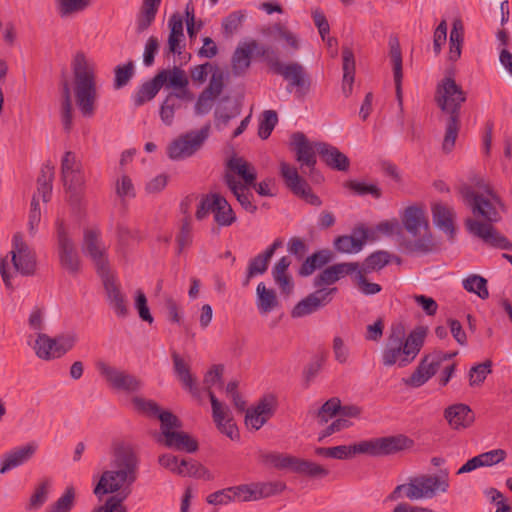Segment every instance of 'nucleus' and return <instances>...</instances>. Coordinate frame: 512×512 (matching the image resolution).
Returning a JSON list of instances; mask_svg holds the SVG:
<instances>
[{
    "mask_svg": "<svg viewBox=\"0 0 512 512\" xmlns=\"http://www.w3.org/2000/svg\"><path fill=\"white\" fill-rule=\"evenodd\" d=\"M162 0H143L136 18V32L146 31L155 21Z\"/></svg>",
    "mask_w": 512,
    "mask_h": 512,
    "instance_id": "obj_39",
    "label": "nucleus"
},
{
    "mask_svg": "<svg viewBox=\"0 0 512 512\" xmlns=\"http://www.w3.org/2000/svg\"><path fill=\"white\" fill-rule=\"evenodd\" d=\"M156 77L161 87L166 84L168 87L178 90V92H172L171 94L179 96V98H187V100L193 98L188 89L189 79L181 68L175 66L172 69L162 70Z\"/></svg>",
    "mask_w": 512,
    "mask_h": 512,
    "instance_id": "obj_23",
    "label": "nucleus"
},
{
    "mask_svg": "<svg viewBox=\"0 0 512 512\" xmlns=\"http://www.w3.org/2000/svg\"><path fill=\"white\" fill-rule=\"evenodd\" d=\"M161 89L160 83L155 76L152 80L145 82L136 94L133 96V101L136 106H141L144 103L152 100L159 90Z\"/></svg>",
    "mask_w": 512,
    "mask_h": 512,
    "instance_id": "obj_49",
    "label": "nucleus"
},
{
    "mask_svg": "<svg viewBox=\"0 0 512 512\" xmlns=\"http://www.w3.org/2000/svg\"><path fill=\"white\" fill-rule=\"evenodd\" d=\"M470 183L471 184L469 186L472 187L473 190L491 197V199L498 204L501 209H505V205L500 196L494 191L492 186L484 180L483 177L480 175H473L470 177Z\"/></svg>",
    "mask_w": 512,
    "mask_h": 512,
    "instance_id": "obj_54",
    "label": "nucleus"
},
{
    "mask_svg": "<svg viewBox=\"0 0 512 512\" xmlns=\"http://www.w3.org/2000/svg\"><path fill=\"white\" fill-rule=\"evenodd\" d=\"M56 233L61 266L69 273H77L80 269V258L62 220H57L56 222Z\"/></svg>",
    "mask_w": 512,
    "mask_h": 512,
    "instance_id": "obj_14",
    "label": "nucleus"
},
{
    "mask_svg": "<svg viewBox=\"0 0 512 512\" xmlns=\"http://www.w3.org/2000/svg\"><path fill=\"white\" fill-rule=\"evenodd\" d=\"M74 502L73 488H67L65 493L49 507L48 512H70Z\"/></svg>",
    "mask_w": 512,
    "mask_h": 512,
    "instance_id": "obj_64",
    "label": "nucleus"
},
{
    "mask_svg": "<svg viewBox=\"0 0 512 512\" xmlns=\"http://www.w3.org/2000/svg\"><path fill=\"white\" fill-rule=\"evenodd\" d=\"M96 368L112 389L132 393L137 392L142 387L141 380L136 376L111 366L104 361H98Z\"/></svg>",
    "mask_w": 512,
    "mask_h": 512,
    "instance_id": "obj_12",
    "label": "nucleus"
},
{
    "mask_svg": "<svg viewBox=\"0 0 512 512\" xmlns=\"http://www.w3.org/2000/svg\"><path fill=\"white\" fill-rule=\"evenodd\" d=\"M263 46L255 40L243 42L236 48L232 57V69L234 74H243L251 64V55L255 52L257 56H261V48Z\"/></svg>",
    "mask_w": 512,
    "mask_h": 512,
    "instance_id": "obj_26",
    "label": "nucleus"
},
{
    "mask_svg": "<svg viewBox=\"0 0 512 512\" xmlns=\"http://www.w3.org/2000/svg\"><path fill=\"white\" fill-rule=\"evenodd\" d=\"M491 361L487 360L483 363L477 364L470 369L469 382L471 386L481 385L488 374L491 373Z\"/></svg>",
    "mask_w": 512,
    "mask_h": 512,
    "instance_id": "obj_61",
    "label": "nucleus"
},
{
    "mask_svg": "<svg viewBox=\"0 0 512 512\" xmlns=\"http://www.w3.org/2000/svg\"><path fill=\"white\" fill-rule=\"evenodd\" d=\"M278 122L277 113L273 110H266L259 123L258 135L261 139H267Z\"/></svg>",
    "mask_w": 512,
    "mask_h": 512,
    "instance_id": "obj_59",
    "label": "nucleus"
},
{
    "mask_svg": "<svg viewBox=\"0 0 512 512\" xmlns=\"http://www.w3.org/2000/svg\"><path fill=\"white\" fill-rule=\"evenodd\" d=\"M263 462L266 465L278 469H289L295 473L311 477L324 478L329 474V470L324 466L313 461L297 458L290 455L279 453H267L263 456Z\"/></svg>",
    "mask_w": 512,
    "mask_h": 512,
    "instance_id": "obj_9",
    "label": "nucleus"
},
{
    "mask_svg": "<svg viewBox=\"0 0 512 512\" xmlns=\"http://www.w3.org/2000/svg\"><path fill=\"white\" fill-rule=\"evenodd\" d=\"M449 489V476L447 471L439 475L423 474L409 478L407 483L397 485L388 499L396 501L407 498L411 501L432 499L438 493H446Z\"/></svg>",
    "mask_w": 512,
    "mask_h": 512,
    "instance_id": "obj_5",
    "label": "nucleus"
},
{
    "mask_svg": "<svg viewBox=\"0 0 512 512\" xmlns=\"http://www.w3.org/2000/svg\"><path fill=\"white\" fill-rule=\"evenodd\" d=\"M390 262V254L386 251H377L369 255L360 270L366 273L378 271Z\"/></svg>",
    "mask_w": 512,
    "mask_h": 512,
    "instance_id": "obj_55",
    "label": "nucleus"
},
{
    "mask_svg": "<svg viewBox=\"0 0 512 512\" xmlns=\"http://www.w3.org/2000/svg\"><path fill=\"white\" fill-rule=\"evenodd\" d=\"M332 260V253L329 250H320L309 257L302 263L299 269V275L303 277L310 276L316 269L322 268Z\"/></svg>",
    "mask_w": 512,
    "mask_h": 512,
    "instance_id": "obj_46",
    "label": "nucleus"
},
{
    "mask_svg": "<svg viewBox=\"0 0 512 512\" xmlns=\"http://www.w3.org/2000/svg\"><path fill=\"white\" fill-rule=\"evenodd\" d=\"M426 331L417 328L408 335L401 324L391 327L381 358L385 367H406L412 363L424 345Z\"/></svg>",
    "mask_w": 512,
    "mask_h": 512,
    "instance_id": "obj_3",
    "label": "nucleus"
},
{
    "mask_svg": "<svg viewBox=\"0 0 512 512\" xmlns=\"http://www.w3.org/2000/svg\"><path fill=\"white\" fill-rule=\"evenodd\" d=\"M364 271L360 270V265L358 264V270L354 272V281L357 284L360 292L364 295H375L381 291V286L377 283L369 282Z\"/></svg>",
    "mask_w": 512,
    "mask_h": 512,
    "instance_id": "obj_60",
    "label": "nucleus"
},
{
    "mask_svg": "<svg viewBox=\"0 0 512 512\" xmlns=\"http://www.w3.org/2000/svg\"><path fill=\"white\" fill-rule=\"evenodd\" d=\"M61 173L64 184L69 189H74L83 183L81 163L73 152L68 151L64 154L61 163Z\"/></svg>",
    "mask_w": 512,
    "mask_h": 512,
    "instance_id": "obj_29",
    "label": "nucleus"
},
{
    "mask_svg": "<svg viewBox=\"0 0 512 512\" xmlns=\"http://www.w3.org/2000/svg\"><path fill=\"white\" fill-rule=\"evenodd\" d=\"M99 276L103 282L109 307L118 317H126L129 311L127 300L120 285L116 282L115 277L110 273V271Z\"/></svg>",
    "mask_w": 512,
    "mask_h": 512,
    "instance_id": "obj_21",
    "label": "nucleus"
},
{
    "mask_svg": "<svg viewBox=\"0 0 512 512\" xmlns=\"http://www.w3.org/2000/svg\"><path fill=\"white\" fill-rule=\"evenodd\" d=\"M138 464V456L130 446L123 445L115 450L112 469L103 472L94 493L98 497L115 492L119 494L110 496L91 512H127L123 501L130 494L129 487L137 478Z\"/></svg>",
    "mask_w": 512,
    "mask_h": 512,
    "instance_id": "obj_1",
    "label": "nucleus"
},
{
    "mask_svg": "<svg viewBox=\"0 0 512 512\" xmlns=\"http://www.w3.org/2000/svg\"><path fill=\"white\" fill-rule=\"evenodd\" d=\"M378 456L390 455L413 447L414 441L399 434L376 438Z\"/></svg>",
    "mask_w": 512,
    "mask_h": 512,
    "instance_id": "obj_35",
    "label": "nucleus"
},
{
    "mask_svg": "<svg viewBox=\"0 0 512 512\" xmlns=\"http://www.w3.org/2000/svg\"><path fill=\"white\" fill-rule=\"evenodd\" d=\"M210 402L212 406V418L218 430L232 440L237 438V428L229 407L220 402L214 392H210Z\"/></svg>",
    "mask_w": 512,
    "mask_h": 512,
    "instance_id": "obj_22",
    "label": "nucleus"
},
{
    "mask_svg": "<svg viewBox=\"0 0 512 512\" xmlns=\"http://www.w3.org/2000/svg\"><path fill=\"white\" fill-rule=\"evenodd\" d=\"M358 270L357 262L337 263L324 269L314 278L313 285L318 289H323L325 285H332L341 278L354 274Z\"/></svg>",
    "mask_w": 512,
    "mask_h": 512,
    "instance_id": "obj_25",
    "label": "nucleus"
},
{
    "mask_svg": "<svg viewBox=\"0 0 512 512\" xmlns=\"http://www.w3.org/2000/svg\"><path fill=\"white\" fill-rule=\"evenodd\" d=\"M463 44V31L460 22H455L450 32L449 38V53L448 58L451 61H456L461 56Z\"/></svg>",
    "mask_w": 512,
    "mask_h": 512,
    "instance_id": "obj_51",
    "label": "nucleus"
},
{
    "mask_svg": "<svg viewBox=\"0 0 512 512\" xmlns=\"http://www.w3.org/2000/svg\"><path fill=\"white\" fill-rule=\"evenodd\" d=\"M341 409V401L337 397L327 400L317 411L316 419L319 425H324L329 422L334 416L339 415Z\"/></svg>",
    "mask_w": 512,
    "mask_h": 512,
    "instance_id": "obj_52",
    "label": "nucleus"
},
{
    "mask_svg": "<svg viewBox=\"0 0 512 512\" xmlns=\"http://www.w3.org/2000/svg\"><path fill=\"white\" fill-rule=\"evenodd\" d=\"M276 406L275 396L272 394L265 395L254 407L246 410V425L254 430H259L274 415Z\"/></svg>",
    "mask_w": 512,
    "mask_h": 512,
    "instance_id": "obj_19",
    "label": "nucleus"
},
{
    "mask_svg": "<svg viewBox=\"0 0 512 512\" xmlns=\"http://www.w3.org/2000/svg\"><path fill=\"white\" fill-rule=\"evenodd\" d=\"M279 301L276 292L267 288L263 282H260L256 288V306L260 314L265 315L277 308Z\"/></svg>",
    "mask_w": 512,
    "mask_h": 512,
    "instance_id": "obj_40",
    "label": "nucleus"
},
{
    "mask_svg": "<svg viewBox=\"0 0 512 512\" xmlns=\"http://www.w3.org/2000/svg\"><path fill=\"white\" fill-rule=\"evenodd\" d=\"M50 485V481L44 479L36 486L34 493L30 497L27 509L37 510L47 501Z\"/></svg>",
    "mask_w": 512,
    "mask_h": 512,
    "instance_id": "obj_56",
    "label": "nucleus"
},
{
    "mask_svg": "<svg viewBox=\"0 0 512 512\" xmlns=\"http://www.w3.org/2000/svg\"><path fill=\"white\" fill-rule=\"evenodd\" d=\"M210 134V125H204L200 130H192L179 135L167 146L169 159L181 161L192 157L204 145Z\"/></svg>",
    "mask_w": 512,
    "mask_h": 512,
    "instance_id": "obj_8",
    "label": "nucleus"
},
{
    "mask_svg": "<svg viewBox=\"0 0 512 512\" xmlns=\"http://www.w3.org/2000/svg\"><path fill=\"white\" fill-rule=\"evenodd\" d=\"M159 441L162 442L160 439ZM163 444L168 448L187 453H194L198 450V442L195 439L189 434L177 430L164 436Z\"/></svg>",
    "mask_w": 512,
    "mask_h": 512,
    "instance_id": "obj_38",
    "label": "nucleus"
},
{
    "mask_svg": "<svg viewBox=\"0 0 512 512\" xmlns=\"http://www.w3.org/2000/svg\"><path fill=\"white\" fill-rule=\"evenodd\" d=\"M82 250L85 255L92 259L99 275L110 271L107 247L102 242L99 231L90 229L84 232Z\"/></svg>",
    "mask_w": 512,
    "mask_h": 512,
    "instance_id": "obj_16",
    "label": "nucleus"
},
{
    "mask_svg": "<svg viewBox=\"0 0 512 512\" xmlns=\"http://www.w3.org/2000/svg\"><path fill=\"white\" fill-rule=\"evenodd\" d=\"M34 350L37 357L43 360H52L61 357L60 353L58 352L55 338H51L44 333L38 334L35 341Z\"/></svg>",
    "mask_w": 512,
    "mask_h": 512,
    "instance_id": "obj_44",
    "label": "nucleus"
},
{
    "mask_svg": "<svg viewBox=\"0 0 512 512\" xmlns=\"http://www.w3.org/2000/svg\"><path fill=\"white\" fill-rule=\"evenodd\" d=\"M58 12L64 16L85 10L90 5V0H57Z\"/></svg>",
    "mask_w": 512,
    "mask_h": 512,
    "instance_id": "obj_58",
    "label": "nucleus"
},
{
    "mask_svg": "<svg viewBox=\"0 0 512 512\" xmlns=\"http://www.w3.org/2000/svg\"><path fill=\"white\" fill-rule=\"evenodd\" d=\"M134 74V65L132 61L115 68L114 88L120 89L128 84Z\"/></svg>",
    "mask_w": 512,
    "mask_h": 512,
    "instance_id": "obj_63",
    "label": "nucleus"
},
{
    "mask_svg": "<svg viewBox=\"0 0 512 512\" xmlns=\"http://www.w3.org/2000/svg\"><path fill=\"white\" fill-rule=\"evenodd\" d=\"M432 215L435 226L443 231L449 240H453L456 234L453 210L442 204H435L432 207Z\"/></svg>",
    "mask_w": 512,
    "mask_h": 512,
    "instance_id": "obj_36",
    "label": "nucleus"
},
{
    "mask_svg": "<svg viewBox=\"0 0 512 512\" xmlns=\"http://www.w3.org/2000/svg\"><path fill=\"white\" fill-rule=\"evenodd\" d=\"M343 57V81L342 91L345 97H349L352 93L354 73H355V60L352 50L344 47L342 51Z\"/></svg>",
    "mask_w": 512,
    "mask_h": 512,
    "instance_id": "obj_43",
    "label": "nucleus"
},
{
    "mask_svg": "<svg viewBox=\"0 0 512 512\" xmlns=\"http://www.w3.org/2000/svg\"><path fill=\"white\" fill-rule=\"evenodd\" d=\"M231 489V496L233 502H249L256 501L254 484H241L238 486L229 487Z\"/></svg>",
    "mask_w": 512,
    "mask_h": 512,
    "instance_id": "obj_62",
    "label": "nucleus"
},
{
    "mask_svg": "<svg viewBox=\"0 0 512 512\" xmlns=\"http://www.w3.org/2000/svg\"><path fill=\"white\" fill-rule=\"evenodd\" d=\"M253 484L256 500L279 494L285 489V484L279 481Z\"/></svg>",
    "mask_w": 512,
    "mask_h": 512,
    "instance_id": "obj_57",
    "label": "nucleus"
},
{
    "mask_svg": "<svg viewBox=\"0 0 512 512\" xmlns=\"http://www.w3.org/2000/svg\"><path fill=\"white\" fill-rule=\"evenodd\" d=\"M168 26L170 33L167 40L166 53L180 55L182 53L181 43L184 40L182 16L179 13L172 14L168 21Z\"/></svg>",
    "mask_w": 512,
    "mask_h": 512,
    "instance_id": "obj_37",
    "label": "nucleus"
},
{
    "mask_svg": "<svg viewBox=\"0 0 512 512\" xmlns=\"http://www.w3.org/2000/svg\"><path fill=\"white\" fill-rule=\"evenodd\" d=\"M227 167L242 178V184L252 185L256 181L257 173L254 166L242 157H231L227 162Z\"/></svg>",
    "mask_w": 512,
    "mask_h": 512,
    "instance_id": "obj_41",
    "label": "nucleus"
},
{
    "mask_svg": "<svg viewBox=\"0 0 512 512\" xmlns=\"http://www.w3.org/2000/svg\"><path fill=\"white\" fill-rule=\"evenodd\" d=\"M172 358L176 376L179 378L184 388L188 389L192 395L197 396L198 389L196 387L195 378L190 373L189 365L185 363L177 353H174Z\"/></svg>",
    "mask_w": 512,
    "mask_h": 512,
    "instance_id": "obj_45",
    "label": "nucleus"
},
{
    "mask_svg": "<svg viewBox=\"0 0 512 512\" xmlns=\"http://www.w3.org/2000/svg\"><path fill=\"white\" fill-rule=\"evenodd\" d=\"M224 179L242 208L249 213H255L257 206L253 203V194L250 191L251 185L242 184L231 174H226Z\"/></svg>",
    "mask_w": 512,
    "mask_h": 512,
    "instance_id": "obj_32",
    "label": "nucleus"
},
{
    "mask_svg": "<svg viewBox=\"0 0 512 512\" xmlns=\"http://www.w3.org/2000/svg\"><path fill=\"white\" fill-rule=\"evenodd\" d=\"M401 221L410 239H404L402 246L409 253H428L433 248L429 221L425 211L417 206L407 207Z\"/></svg>",
    "mask_w": 512,
    "mask_h": 512,
    "instance_id": "obj_6",
    "label": "nucleus"
},
{
    "mask_svg": "<svg viewBox=\"0 0 512 512\" xmlns=\"http://www.w3.org/2000/svg\"><path fill=\"white\" fill-rule=\"evenodd\" d=\"M460 129V117H448L445 129V136L442 143V149L445 153H450L458 137Z\"/></svg>",
    "mask_w": 512,
    "mask_h": 512,
    "instance_id": "obj_53",
    "label": "nucleus"
},
{
    "mask_svg": "<svg viewBox=\"0 0 512 512\" xmlns=\"http://www.w3.org/2000/svg\"><path fill=\"white\" fill-rule=\"evenodd\" d=\"M180 100H187V98H179L174 94H168L160 106V118L163 124L171 126L174 122L175 112L181 107Z\"/></svg>",
    "mask_w": 512,
    "mask_h": 512,
    "instance_id": "obj_48",
    "label": "nucleus"
},
{
    "mask_svg": "<svg viewBox=\"0 0 512 512\" xmlns=\"http://www.w3.org/2000/svg\"><path fill=\"white\" fill-rule=\"evenodd\" d=\"M463 288L470 292L475 293L481 299H487L489 297V291L487 288V280L477 274H471L465 278L462 282Z\"/></svg>",
    "mask_w": 512,
    "mask_h": 512,
    "instance_id": "obj_50",
    "label": "nucleus"
},
{
    "mask_svg": "<svg viewBox=\"0 0 512 512\" xmlns=\"http://www.w3.org/2000/svg\"><path fill=\"white\" fill-rule=\"evenodd\" d=\"M280 174L286 186L298 197L304 199L307 203L315 206L321 205L320 198L315 195L305 179H303L297 169L288 163L280 162Z\"/></svg>",
    "mask_w": 512,
    "mask_h": 512,
    "instance_id": "obj_15",
    "label": "nucleus"
},
{
    "mask_svg": "<svg viewBox=\"0 0 512 512\" xmlns=\"http://www.w3.org/2000/svg\"><path fill=\"white\" fill-rule=\"evenodd\" d=\"M390 57L393 64L394 82L396 88V96L399 105H402V54L398 41H390Z\"/></svg>",
    "mask_w": 512,
    "mask_h": 512,
    "instance_id": "obj_42",
    "label": "nucleus"
},
{
    "mask_svg": "<svg viewBox=\"0 0 512 512\" xmlns=\"http://www.w3.org/2000/svg\"><path fill=\"white\" fill-rule=\"evenodd\" d=\"M75 81L76 104L84 117H92L98 97L96 84V64L78 51L71 63Z\"/></svg>",
    "mask_w": 512,
    "mask_h": 512,
    "instance_id": "obj_4",
    "label": "nucleus"
},
{
    "mask_svg": "<svg viewBox=\"0 0 512 512\" xmlns=\"http://www.w3.org/2000/svg\"><path fill=\"white\" fill-rule=\"evenodd\" d=\"M260 54L275 74L281 75L288 81V87L296 88V92L300 95L309 91L311 82L301 64L298 62L282 64L276 51L271 47H262Z\"/></svg>",
    "mask_w": 512,
    "mask_h": 512,
    "instance_id": "obj_7",
    "label": "nucleus"
},
{
    "mask_svg": "<svg viewBox=\"0 0 512 512\" xmlns=\"http://www.w3.org/2000/svg\"><path fill=\"white\" fill-rule=\"evenodd\" d=\"M38 445L35 442H29L21 446H16L0 457V474L8 472L27 463L36 453Z\"/></svg>",
    "mask_w": 512,
    "mask_h": 512,
    "instance_id": "obj_20",
    "label": "nucleus"
},
{
    "mask_svg": "<svg viewBox=\"0 0 512 512\" xmlns=\"http://www.w3.org/2000/svg\"><path fill=\"white\" fill-rule=\"evenodd\" d=\"M316 150L323 161L331 168L338 171H347L350 166L348 157L338 148L327 143H316Z\"/></svg>",
    "mask_w": 512,
    "mask_h": 512,
    "instance_id": "obj_33",
    "label": "nucleus"
},
{
    "mask_svg": "<svg viewBox=\"0 0 512 512\" xmlns=\"http://www.w3.org/2000/svg\"><path fill=\"white\" fill-rule=\"evenodd\" d=\"M369 238V230L359 227L353 230L352 235L339 236L334 241L335 249L341 253L354 254L363 249Z\"/></svg>",
    "mask_w": 512,
    "mask_h": 512,
    "instance_id": "obj_28",
    "label": "nucleus"
},
{
    "mask_svg": "<svg viewBox=\"0 0 512 512\" xmlns=\"http://www.w3.org/2000/svg\"><path fill=\"white\" fill-rule=\"evenodd\" d=\"M461 194L473 215L481 217L486 221L481 222L476 219H467L465 225L469 233L482 239L490 246L511 250L512 243L492 226V223L498 222L501 219L497 210V206H500L496 204L491 197L476 192L470 186H463L461 188Z\"/></svg>",
    "mask_w": 512,
    "mask_h": 512,
    "instance_id": "obj_2",
    "label": "nucleus"
},
{
    "mask_svg": "<svg viewBox=\"0 0 512 512\" xmlns=\"http://www.w3.org/2000/svg\"><path fill=\"white\" fill-rule=\"evenodd\" d=\"M271 258L263 251L262 253L251 258L248 262L246 276L243 281V286L249 285L250 280L258 275H263L269 266Z\"/></svg>",
    "mask_w": 512,
    "mask_h": 512,
    "instance_id": "obj_47",
    "label": "nucleus"
},
{
    "mask_svg": "<svg viewBox=\"0 0 512 512\" xmlns=\"http://www.w3.org/2000/svg\"><path fill=\"white\" fill-rule=\"evenodd\" d=\"M291 145L296 152L297 161L300 162L302 166L313 169L316 164L315 150L306 136L301 132L292 134Z\"/></svg>",
    "mask_w": 512,
    "mask_h": 512,
    "instance_id": "obj_31",
    "label": "nucleus"
},
{
    "mask_svg": "<svg viewBox=\"0 0 512 512\" xmlns=\"http://www.w3.org/2000/svg\"><path fill=\"white\" fill-rule=\"evenodd\" d=\"M444 417L453 429L469 427L474 422V414L466 404H454L445 409Z\"/></svg>",
    "mask_w": 512,
    "mask_h": 512,
    "instance_id": "obj_34",
    "label": "nucleus"
},
{
    "mask_svg": "<svg viewBox=\"0 0 512 512\" xmlns=\"http://www.w3.org/2000/svg\"><path fill=\"white\" fill-rule=\"evenodd\" d=\"M507 457V452L504 449L498 448L493 449L484 453H481L463 464L457 471V474L469 473L477 468L491 467L496 464L503 462Z\"/></svg>",
    "mask_w": 512,
    "mask_h": 512,
    "instance_id": "obj_27",
    "label": "nucleus"
},
{
    "mask_svg": "<svg viewBox=\"0 0 512 512\" xmlns=\"http://www.w3.org/2000/svg\"><path fill=\"white\" fill-rule=\"evenodd\" d=\"M337 288L317 289L307 297L299 301L291 311L293 318H301L310 315L331 302Z\"/></svg>",
    "mask_w": 512,
    "mask_h": 512,
    "instance_id": "obj_18",
    "label": "nucleus"
},
{
    "mask_svg": "<svg viewBox=\"0 0 512 512\" xmlns=\"http://www.w3.org/2000/svg\"><path fill=\"white\" fill-rule=\"evenodd\" d=\"M435 101L441 111L449 117H460V109L466 101V93L452 77L447 76L437 84Z\"/></svg>",
    "mask_w": 512,
    "mask_h": 512,
    "instance_id": "obj_11",
    "label": "nucleus"
},
{
    "mask_svg": "<svg viewBox=\"0 0 512 512\" xmlns=\"http://www.w3.org/2000/svg\"><path fill=\"white\" fill-rule=\"evenodd\" d=\"M158 462L162 467L180 476L211 479L210 472L196 461L186 459L179 461L177 456L166 453L159 456Z\"/></svg>",
    "mask_w": 512,
    "mask_h": 512,
    "instance_id": "obj_17",
    "label": "nucleus"
},
{
    "mask_svg": "<svg viewBox=\"0 0 512 512\" xmlns=\"http://www.w3.org/2000/svg\"><path fill=\"white\" fill-rule=\"evenodd\" d=\"M291 260L287 256L281 257L272 267L271 274L275 284L278 286L280 293L290 295L294 290V281L289 273Z\"/></svg>",
    "mask_w": 512,
    "mask_h": 512,
    "instance_id": "obj_30",
    "label": "nucleus"
},
{
    "mask_svg": "<svg viewBox=\"0 0 512 512\" xmlns=\"http://www.w3.org/2000/svg\"><path fill=\"white\" fill-rule=\"evenodd\" d=\"M210 213L214 215V221L222 227L231 226L237 219L231 205L218 193H210L201 198L195 217L203 220Z\"/></svg>",
    "mask_w": 512,
    "mask_h": 512,
    "instance_id": "obj_10",
    "label": "nucleus"
},
{
    "mask_svg": "<svg viewBox=\"0 0 512 512\" xmlns=\"http://www.w3.org/2000/svg\"><path fill=\"white\" fill-rule=\"evenodd\" d=\"M11 262L15 271L23 276H30L36 270L35 252L24 241L22 233L14 234L12 249L10 251Z\"/></svg>",
    "mask_w": 512,
    "mask_h": 512,
    "instance_id": "obj_13",
    "label": "nucleus"
},
{
    "mask_svg": "<svg viewBox=\"0 0 512 512\" xmlns=\"http://www.w3.org/2000/svg\"><path fill=\"white\" fill-rule=\"evenodd\" d=\"M441 363L442 357L439 353L425 356L412 375L405 380V384L415 388L422 386L435 375Z\"/></svg>",
    "mask_w": 512,
    "mask_h": 512,
    "instance_id": "obj_24",
    "label": "nucleus"
}]
</instances>
